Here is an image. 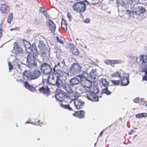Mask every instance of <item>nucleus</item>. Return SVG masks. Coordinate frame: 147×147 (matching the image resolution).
I'll list each match as a JSON object with an SVG mask.
<instances>
[{
  "label": "nucleus",
  "instance_id": "c03bdc74",
  "mask_svg": "<svg viewBox=\"0 0 147 147\" xmlns=\"http://www.w3.org/2000/svg\"><path fill=\"white\" fill-rule=\"evenodd\" d=\"M8 67H9V71H10L13 68V67L12 66V65L11 63H10L9 62H8Z\"/></svg>",
  "mask_w": 147,
  "mask_h": 147
},
{
  "label": "nucleus",
  "instance_id": "a18cd8bd",
  "mask_svg": "<svg viewBox=\"0 0 147 147\" xmlns=\"http://www.w3.org/2000/svg\"><path fill=\"white\" fill-rule=\"evenodd\" d=\"M85 87H83L79 88V90L82 92H86V90L84 89Z\"/></svg>",
  "mask_w": 147,
  "mask_h": 147
},
{
  "label": "nucleus",
  "instance_id": "20e7f679",
  "mask_svg": "<svg viewBox=\"0 0 147 147\" xmlns=\"http://www.w3.org/2000/svg\"><path fill=\"white\" fill-rule=\"evenodd\" d=\"M146 12L145 8L142 6H138L134 13L133 11L127 10V13L129 16L133 17L135 19H137L138 16H142V14Z\"/></svg>",
  "mask_w": 147,
  "mask_h": 147
},
{
  "label": "nucleus",
  "instance_id": "a211bd4d",
  "mask_svg": "<svg viewBox=\"0 0 147 147\" xmlns=\"http://www.w3.org/2000/svg\"><path fill=\"white\" fill-rule=\"evenodd\" d=\"M65 95L63 93L58 92L55 95L56 99L60 102L63 101L65 98Z\"/></svg>",
  "mask_w": 147,
  "mask_h": 147
},
{
  "label": "nucleus",
  "instance_id": "412c9836",
  "mask_svg": "<svg viewBox=\"0 0 147 147\" xmlns=\"http://www.w3.org/2000/svg\"><path fill=\"white\" fill-rule=\"evenodd\" d=\"M38 47L40 52L48 51L46 45L44 44L43 41L41 42L38 44Z\"/></svg>",
  "mask_w": 147,
  "mask_h": 147
},
{
  "label": "nucleus",
  "instance_id": "0e129e2a",
  "mask_svg": "<svg viewBox=\"0 0 147 147\" xmlns=\"http://www.w3.org/2000/svg\"><path fill=\"white\" fill-rule=\"evenodd\" d=\"M145 106H146V107H147V104H146V105Z\"/></svg>",
  "mask_w": 147,
  "mask_h": 147
},
{
  "label": "nucleus",
  "instance_id": "58836bf2",
  "mask_svg": "<svg viewBox=\"0 0 147 147\" xmlns=\"http://www.w3.org/2000/svg\"><path fill=\"white\" fill-rule=\"evenodd\" d=\"M122 62L120 60H112V65L114 64H120Z\"/></svg>",
  "mask_w": 147,
  "mask_h": 147
},
{
  "label": "nucleus",
  "instance_id": "c85d7f7f",
  "mask_svg": "<svg viewBox=\"0 0 147 147\" xmlns=\"http://www.w3.org/2000/svg\"><path fill=\"white\" fill-rule=\"evenodd\" d=\"M41 55L43 58V59H46L49 56V53L48 51H43L40 52Z\"/></svg>",
  "mask_w": 147,
  "mask_h": 147
},
{
  "label": "nucleus",
  "instance_id": "9d476101",
  "mask_svg": "<svg viewBox=\"0 0 147 147\" xmlns=\"http://www.w3.org/2000/svg\"><path fill=\"white\" fill-rule=\"evenodd\" d=\"M50 81L51 84L53 85H56V86L59 87L62 84V81L61 80L58 78L57 77H54L52 76Z\"/></svg>",
  "mask_w": 147,
  "mask_h": 147
},
{
  "label": "nucleus",
  "instance_id": "603ef678",
  "mask_svg": "<svg viewBox=\"0 0 147 147\" xmlns=\"http://www.w3.org/2000/svg\"><path fill=\"white\" fill-rule=\"evenodd\" d=\"M134 102H137L139 100V98H136L133 100Z\"/></svg>",
  "mask_w": 147,
  "mask_h": 147
},
{
  "label": "nucleus",
  "instance_id": "bf43d9fd",
  "mask_svg": "<svg viewBox=\"0 0 147 147\" xmlns=\"http://www.w3.org/2000/svg\"><path fill=\"white\" fill-rule=\"evenodd\" d=\"M143 79H144V80H146L147 81V78H143Z\"/></svg>",
  "mask_w": 147,
  "mask_h": 147
},
{
  "label": "nucleus",
  "instance_id": "4be33fe9",
  "mask_svg": "<svg viewBox=\"0 0 147 147\" xmlns=\"http://www.w3.org/2000/svg\"><path fill=\"white\" fill-rule=\"evenodd\" d=\"M98 76L97 72L96 69H92L90 72V76H89V77L94 80L96 78V76Z\"/></svg>",
  "mask_w": 147,
  "mask_h": 147
},
{
  "label": "nucleus",
  "instance_id": "6e6d98bb",
  "mask_svg": "<svg viewBox=\"0 0 147 147\" xmlns=\"http://www.w3.org/2000/svg\"><path fill=\"white\" fill-rule=\"evenodd\" d=\"M136 132V131H134V130H132L131 131V132L132 133V134H134V132Z\"/></svg>",
  "mask_w": 147,
  "mask_h": 147
},
{
  "label": "nucleus",
  "instance_id": "2f4dec72",
  "mask_svg": "<svg viewBox=\"0 0 147 147\" xmlns=\"http://www.w3.org/2000/svg\"><path fill=\"white\" fill-rule=\"evenodd\" d=\"M32 50L33 51V55L36 57H37L39 55V53L35 45L34 47H33Z\"/></svg>",
  "mask_w": 147,
  "mask_h": 147
},
{
  "label": "nucleus",
  "instance_id": "5701e85b",
  "mask_svg": "<svg viewBox=\"0 0 147 147\" xmlns=\"http://www.w3.org/2000/svg\"><path fill=\"white\" fill-rule=\"evenodd\" d=\"M80 82L79 78L74 77L72 78L70 80L69 83L73 86L78 84Z\"/></svg>",
  "mask_w": 147,
  "mask_h": 147
},
{
  "label": "nucleus",
  "instance_id": "c756f323",
  "mask_svg": "<svg viewBox=\"0 0 147 147\" xmlns=\"http://www.w3.org/2000/svg\"><path fill=\"white\" fill-rule=\"evenodd\" d=\"M100 82L104 87L109 86L108 82L105 78H101L100 80Z\"/></svg>",
  "mask_w": 147,
  "mask_h": 147
},
{
  "label": "nucleus",
  "instance_id": "3c124183",
  "mask_svg": "<svg viewBox=\"0 0 147 147\" xmlns=\"http://www.w3.org/2000/svg\"><path fill=\"white\" fill-rule=\"evenodd\" d=\"M84 21V22L86 23H88L90 22V20L89 19L87 18H86V20Z\"/></svg>",
  "mask_w": 147,
  "mask_h": 147
},
{
  "label": "nucleus",
  "instance_id": "c9c22d12",
  "mask_svg": "<svg viewBox=\"0 0 147 147\" xmlns=\"http://www.w3.org/2000/svg\"><path fill=\"white\" fill-rule=\"evenodd\" d=\"M72 53L75 55H78L79 53L78 50L76 48H74L72 50Z\"/></svg>",
  "mask_w": 147,
  "mask_h": 147
},
{
  "label": "nucleus",
  "instance_id": "49530a36",
  "mask_svg": "<svg viewBox=\"0 0 147 147\" xmlns=\"http://www.w3.org/2000/svg\"><path fill=\"white\" fill-rule=\"evenodd\" d=\"M67 16L69 21H70L72 19V17L70 13L69 12H68L67 14Z\"/></svg>",
  "mask_w": 147,
  "mask_h": 147
},
{
  "label": "nucleus",
  "instance_id": "f03ea898",
  "mask_svg": "<svg viewBox=\"0 0 147 147\" xmlns=\"http://www.w3.org/2000/svg\"><path fill=\"white\" fill-rule=\"evenodd\" d=\"M81 80L80 83L82 87L89 88L92 85L91 82L94 81V80L89 77L88 73L86 72H84L82 74L79 75Z\"/></svg>",
  "mask_w": 147,
  "mask_h": 147
},
{
  "label": "nucleus",
  "instance_id": "423d86ee",
  "mask_svg": "<svg viewBox=\"0 0 147 147\" xmlns=\"http://www.w3.org/2000/svg\"><path fill=\"white\" fill-rule=\"evenodd\" d=\"M88 3V2L86 1H84L83 2H78L74 3L72 7L76 11L81 13L85 10L86 5Z\"/></svg>",
  "mask_w": 147,
  "mask_h": 147
},
{
  "label": "nucleus",
  "instance_id": "bb28decb",
  "mask_svg": "<svg viewBox=\"0 0 147 147\" xmlns=\"http://www.w3.org/2000/svg\"><path fill=\"white\" fill-rule=\"evenodd\" d=\"M90 93L95 94L98 92V89L96 87H93L91 86L89 88Z\"/></svg>",
  "mask_w": 147,
  "mask_h": 147
},
{
  "label": "nucleus",
  "instance_id": "f704fd0d",
  "mask_svg": "<svg viewBox=\"0 0 147 147\" xmlns=\"http://www.w3.org/2000/svg\"><path fill=\"white\" fill-rule=\"evenodd\" d=\"M61 26L62 28L65 30H66L67 29V24L65 20L62 21L61 23Z\"/></svg>",
  "mask_w": 147,
  "mask_h": 147
},
{
  "label": "nucleus",
  "instance_id": "8fccbe9b",
  "mask_svg": "<svg viewBox=\"0 0 147 147\" xmlns=\"http://www.w3.org/2000/svg\"><path fill=\"white\" fill-rule=\"evenodd\" d=\"M25 49L27 52H29L31 50V46H30V47L29 46L28 47H27Z\"/></svg>",
  "mask_w": 147,
  "mask_h": 147
},
{
  "label": "nucleus",
  "instance_id": "6ab92c4d",
  "mask_svg": "<svg viewBox=\"0 0 147 147\" xmlns=\"http://www.w3.org/2000/svg\"><path fill=\"white\" fill-rule=\"evenodd\" d=\"M124 73V71L121 70H120L117 71H116L112 73L111 75L112 77H116L120 78L121 76Z\"/></svg>",
  "mask_w": 147,
  "mask_h": 147
},
{
  "label": "nucleus",
  "instance_id": "f8f14e48",
  "mask_svg": "<svg viewBox=\"0 0 147 147\" xmlns=\"http://www.w3.org/2000/svg\"><path fill=\"white\" fill-rule=\"evenodd\" d=\"M79 95V94L78 93L74 92L69 93V94L66 96L65 98L69 102H71L72 100H74L78 98Z\"/></svg>",
  "mask_w": 147,
  "mask_h": 147
},
{
  "label": "nucleus",
  "instance_id": "f3484780",
  "mask_svg": "<svg viewBox=\"0 0 147 147\" xmlns=\"http://www.w3.org/2000/svg\"><path fill=\"white\" fill-rule=\"evenodd\" d=\"M84 102L81 100H76L74 104L77 109H80L84 106Z\"/></svg>",
  "mask_w": 147,
  "mask_h": 147
},
{
  "label": "nucleus",
  "instance_id": "a19ab883",
  "mask_svg": "<svg viewBox=\"0 0 147 147\" xmlns=\"http://www.w3.org/2000/svg\"><path fill=\"white\" fill-rule=\"evenodd\" d=\"M105 63L108 65H110L111 66H112V60H107L105 61Z\"/></svg>",
  "mask_w": 147,
  "mask_h": 147
},
{
  "label": "nucleus",
  "instance_id": "de8ad7c7",
  "mask_svg": "<svg viewBox=\"0 0 147 147\" xmlns=\"http://www.w3.org/2000/svg\"><path fill=\"white\" fill-rule=\"evenodd\" d=\"M56 39L57 40V41L60 43H63V42L62 40L61 39H60L59 37L58 36H56Z\"/></svg>",
  "mask_w": 147,
  "mask_h": 147
},
{
  "label": "nucleus",
  "instance_id": "5fc2aeb1",
  "mask_svg": "<svg viewBox=\"0 0 147 147\" xmlns=\"http://www.w3.org/2000/svg\"><path fill=\"white\" fill-rule=\"evenodd\" d=\"M103 130H102L100 133V134H99V136H102V134H103Z\"/></svg>",
  "mask_w": 147,
  "mask_h": 147
},
{
  "label": "nucleus",
  "instance_id": "a878e982",
  "mask_svg": "<svg viewBox=\"0 0 147 147\" xmlns=\"http://www.w3.org/2000/svg\"><path fill=\"white\" fill-rule=\"evenodd\" d=\"M140 59L142 61V63L144 65L147 64V57L145 56L142 55L140 56Z\"/></svg>",
  "mask_w": 147,
  "mask_h": 147
},
{
  "label": "nucleus",
  "instance_id": "e433bc0d",
  "mask_svg": "<svg viewBox=\"0 0 147 147\" xmlns=\"http://www.w3.org/2000/svg\"><path fill=\"white\" fill-rule=\"evenodd\" d=\"M84 112L83 111H78L79 118H83L84 117Z\"/></svg>",
  "mask_w": 147,
  "mask_h": 147
},
{
  "label": "nucleus",
  "instance_id": "cd10ccee",
  "mask_svg": "<svg viewBox=\"0 0 147 147\" xmlns=\"http://www.w3.org/2000/svg\"><path fill=\"white\" fill-rule=\"evenodd\" d=\"M43 22V20L41 18L38 17L35 19L34 21V23L36 25H38L41 24Z\"/></svg>",
  "mask_w": 147,
  "mask_h": 147
},
{
  "label": "nucleus",
  "instance_id": "13d9d810",
  "mask_svg": "<svg viewBox=\"0 0 147 147\" xmlns=\"http://www.w3.org/2000/svg\"><path fill=\"white\" fill-rule=\"evenodd\" d=\"M128 133L130 135H131L132 134V133L131 132H129Z\"/></svg>",
  "mask_w": 147,
  "mask_h": 147
},
{
  "label": "nucleus",
  "instance_id": "b1692460",
  "mask_svg": "<svg viewBox=\"0 0 147 147\" xmlns=\"http://www.w3.org/2000/svg\"><path fill=\"white\" fill-rule=\"evenodd\" d=\"M49 29L52 32H54L56 28V26L54 23L51 20H49Z\"/></svg>",
  "mask_w": 147,
  "mask_h": 147
},
{
  "label": "nucleus",
  "instance_id": "7ed1b4c3",
  "mask_svg": "<svg viewBox=\"0 0 147 147\" xmlns=\"http://www.w3.org/2000/svg\"><path fill=\"white\" fill-rule=\"evenodd\" d=\"M23 75L29 80H36L41 75V73L38 70L35 69L30 72L29 70H25L23 73Z\"/></svg>",
  "mask_w": 147,
  "mask_h": 147
},
{
  "label": "nucleus",
  "instance_id": "052dcab7",
  "mask_svg": "<svg viewBox=\"0 0 147 147\" xmlns=\"http://www.w3.org/2000/svg\"><path fill=\"white\" fill-rule=\"evenodd\" d=\"M30 122H28V121H27V122H26L25 123V124H26L27 123H30Z\"/></svg>",
  "mask_w": 147,
  "mask_h": 147
},
{
  "label": "nucleus",
  "instance_id": "aec40b11",
  "mask_svg": "<svg viewBox=\"0 0 147 147\" xmlns=\"http://www.w3.org/2000/svg\"><path fill=\"white\" fill-rule=\"evenodd\" d=\"M63 87L67 92L69 93L72 92L73 91V86L70 84H64L63 86Z\"/></svg>",
  "mask_w": 147,
  "mask_h": 147
},
{
  "label": "nucleus",
  "instance_id": "f257e3e1",
  "mask_svg": "<svg viewBox=\"0 0 147 147\" xmlns=\"http://www.w3.org/2000/svg\"><path fill=\"white\" fill-rule=\"evenodd\" d=\"M53 70L56 74L61 77L64 80H66L69 75V74L67 72V67L63 59H60L57 64H55Z\"/></svg>",
  "mask_w": 147,
  "mask_h": 147
},
{
  "label": "nucleus",
  "instance_id": "0eeeda50",
  "mask_svg": "<svg viewBox=\"0 0 147 147\" xmlns=\"http://www.w3.org/2000/svg\"><path fill=\"white\" fill-rule=\"evenodd\" d=\"M51 66H52L51 63L50 64L46 63H42L40 67L42 72L45 75H50L52 70Z\"/></svg>",
  "mask_w": 147,
  "mask_h": 147
},
{
  "label": "nucleus",
  "instance_id": "ddd939ff",
  "mask_svg": "<svg viewBox=\"0 0 147 147\" xmlns=\"http://www.w3.org/2000/svg\"><path fill=\"white\" fill-rule=\"evenodd\" d=\"M38 90L40 93L46 96H48L50 94L49 89L47 86H44L40 88Z\"/></svg>",
  "mask_w": 147,
  "mask_h": 147
},
{
  "label": "nucleus",
  "instance_id": "4d7b16f0",
  "mask_svg": "<svg viewBox=\"0 0 147 147\" xmlns=\"http://www.w3.org/2000/svg\"><path fill=\"white\" fill-rule=\"evenodd\" d=\"M15 28H11L10 29V31H12L13 30H15Z\"/></svg>",
  "mask_w": 147,
  "mask_h": 147
},
{
  "label": "nucleus",
  "instance_id": "680f3d73",
  "mask_svg": "<svg viewBox=\"0 0 147 147\" xmlns=\"http://www.w3.org/2000/svg\"><path fill=\"white\" fill-rule=\"evenodd\" d=\"M76 39L77 40H79V38H76Z\"/></svg>",
  "mask_w": 147,
  "mask_h": 147
},
{
  "label": "nucleus",
  "instance_id": "2eb2a0df",
  "mask_svg": "<svg viewBox=\"0 0 147 147\" xmlns=\"http://www.w3.org/2000/svg\"><path fill=\"white\" fill-rule=\"evenodd\" d=\"M24 86L26 89L31 92H35L36 91L35 88L31 86L27 81H25L24 82Z\"/></svg>",
  "mask_w": 147,
  "mask_h": 147
},
{
  "label": "nucleus",
  "instance_id": "4c0bfd02",
  "mask_svg": "<svg viewBox=\"0 0 147 147\" xmlns=\"http://www.w3.org/2000/svg\"><path fill=\"white\" fill-rule=\"evenodd\" d=\"M13 14L10 13L8 16L7 21L8 23H10L13 20Z\"/></svg>",
  "mask_w": 147,
  "mask_h": 147
},
{
  "label": "nucleus",
  "instance_id": "ea45409f",
  "mask_svg": "<svg viewBox=\"0 0 147 147\" xmlns=\"http://www.w3.org/2000/svg\"><path fill=\"white\" fill-rule=\"evenodd\" d=\"M23 43L25 49L26 48H27V47H28L29 46L30 47V46H31L30 43L29 42L26 41V40H24Z\"/></svg>",
  "mask_w": 147,
  "mask_h": 147
},
{
  "label": "nucleus",
  "instance_id": "864d4df0",
  "mask_svg": "<svg viewBox=\"0 0 147 147\" xmlns=\"http://www.w3.org/2000/svg\"><path fill=\"white\" fill-rule=\"evenodd\" d=\"M122 5V6H125V5H126L125 3L124 2H122L121 3Z\"/></svg>",
  "mask_w": 147,
  "mask_h": 147
},
{
  "label": "nucleus",
  "instance_id": "e2e57ef3",
  "mask_svg": "<svg viewBox=\"0 0 147 147\" xmlns=\"http://www.w3.org/2000/svg\"><path fill=\"white\" fill-rule=\"evenodd\" d=\"M147 75V74H146L145 75V78H146V76Z\"/></svg>",
  "mask_w": 147,
  "mask_h": 147
},
{
  "label": "nucleus",
  "instance_id": "6e6552de",
  "mask_svg": "<svg viewBox=\"0 0 147 147\" xmlns=\"http://www.w3.org/2000/svg\"><path fill=\"white\" fill-rule=\"evenodd\" d=\"M70 73L73 74L80 73L82 70L81 66L78 63H73L69 69Z\"/></svg>",
  "mask_w": 147,
  "mask_h": 147
},
{
  "label": "nucleus",
  "instance_id": "4468645a",
  "mask_svg": "<svg viewBox=\"0 0 147 147\" xmlns=\"http://www.w3.org/2000/svg\"><path fill=\"white\" fill-rule=\"evenodd\" d=\"M87 96L88 99L92 102L98 101V97L95 94L89 92L87 94Z\"/></svg>",
  "mask_w": 147,
  "mask_h": 147
},
{
  "label": "nucleus",
  "instance_id": "09e8293b",
  "mask_svg": "<svg viewBox=\"0 0 147 147\" xmlns=\"http://www.w3.org/2000/svg\"><path fill=\"white\" fill-rule=\"evenodd\" d=\"M78 114V111L77 112H76L74 114H73V115L79 118Z\"/></svg>",
  "mask_w": 147,
  "mask_h": 147
},
{
  "label": "nucleus",
  "instance_id": "393cba45",
  "mask_svg": "<svg viewBox=\"0 0 147 147\" xmlns=\"http://www.w3.org/2000/svg\"><path fill=\"white\" fill-rule=\"evenodd\" d=\"M35 40L36 42H38V44L40 42H41L43 41V40H44V37L42 36L40 34H36L35 36Z\"/></svg>",
  "mask_w": 147,
  "mask_h": 147
},
{
  "label": "nucleus",
  "instance_id": "473e14b6",
  "mask_svg": "<svg viewBox=\"0 0 147 147\" xmlns=\"http://www.w3.org/2000/svg\"><path fill=\"white\" fill-rule=\"evenodd\" d=\"M60 106L62 108L67 109L69 111H71L72 110V108L70 107V106L68 105H63L61 104L60 105Z\"/></svg>",
  "mask_w": 147,
  "mask_h": 147
},
{
  "label": "nucleus",
  "instance_id": "72a5a7b5",
  "mask_svg": "<svg viewBox=\"0 0 147 147\" xmlns=\"http://www.w3.org/2000/svg\"><path fill=\"white\" fill-rule=\"evenodd\" d=\"M147 116V113H139L136 115V117L138 118H140L142 117H145Z\"/></svg>",
  "mask_w": 147,
  "mask_h": 147
},
{
  "label": "nucleus",
  "instance_id": "69168bd1",
  "mask_svg": "<svg viewBox=\"0 0 147 147\" xmlns=\"http://www.w3.org/2000/svg\"><path fill=\"white\" fill-rule=\"evenodd\" d=\"M136 135H135V137H136Z\"/></svg>",
  "mask_w": 147,
  "mask_h": 147
},
{
  "label": "nucleus",
  "instance_id": "1a4fd4ad",
  "mask_svg": "<svg viewBox=\"0 0 147 147\" xmlns=\"http://www.w3.org/2000/svg\"><path fill=\"white\" fill-rule=\"evenodd\" d=\"M13 49L16 51V54L17 57H21L24 55V51L17 42H14L13 44Z\"/></svg>",
  "mask_w": 147,
  "mask_h": 147
},
{
  "label": "nucleus",
  "instance_id": "79ce46f5",
  "mask_svg": "<svg viewBox=\"0 0 147 147\" xmlns=\"http://www.w3.org/2000/svg\"><path fill=\"white\" fill-rule=\"evenodd\" d=\"M40 11L41 13H43L45 16H47V13L45 9H44V8L41 7L40 9Z\"/></svg>",
  "mask_w": 147,
  "mask_h": 147
},
{
  "label": "nucleus",
  "instance_id": "9b49d317",
  "mask_svg": "<svg viewBox=\"0 0 147 147\" xmlns=\"http://www.w3.org/2000/svg\"><path fill=\"white\" fill-rule=\"evenodd\" d=\"M129 75L124 73L121 77V85L123 86H126L129 83Z\"/></svg>",
  "mask_w": 147,
  "mask_h": 147
},
{
  "label": "nucleus",
  "instance_id": "39448f33",
  "mask_svg": "<svg viewBox=\"0 0 147 147\" xmlns=\"http://www.w3.org/2000/svg\"><path fill=\"white\" fill-rule=\"evenodd\" d=\"M39 61L33 55L28 54L26 58V65L30 68L37 67V63Z\"/></svg>",
  "mask_w": 147,
  "mask_h": 147
},
{
  "label": "nucleus",
  "instance_id": "37998d69",
  "mask_svg": "<svg viewBox=\"0 0 147 147\" xmlns=\"http://www.w3.org/2000/svg\"><path fill=\"white\" fill-rule=\"evenodd\" d=\"M111 81L112 82L113 85H118L119 83V80H111Z\"/></svg>",
  "mask_w": 147,
  "mask_h": 147
},
{
  "label": "nucleus",
  "instance_id": "dca6fc26",
  "mask_svg": "<svg viewBox=\"0 0 147 147\" xmlns=\"http://www.w3.org/2000/svg\"><path fill=\"white\" fill-rule=\"evenodd\" d=\"M0 10L3 13H7L9 11L8 6L5 4H0Z\"/></svg>",
  "mask_w": 147,
  "mask_h": 147
},
{
  "label": "nucleus",
  "instance_id": "7c9ffc66",
  "mask_svg": "<svg viewBox=\"0 0 147 147\" xmlns=\"http://www.w3.org/2000/svg\"><path fill=\"white\" fill-rule=\"evenodd\" d=\"M102 92L103 93L106 94L107 95H110L111 92L110 90L108 89L107 86L104 87L102 89Z\"/></svg>",
  "mask_w": 147,
  "mask_h": 147
}]
</instances>
